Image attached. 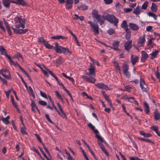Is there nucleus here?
<instances>
[{
    "instance_id": "24",
    "label": "nucleus",
    "mask_w": 160,
    "mask_h": 160,
    "mask_svg": "<svg viewBox=\"0 0 160 160\" xmlns=\"http://www.w3.org/2000/svg\"><path fill=\"white\" fill-rule=\"evenodd\" d=\"M45 70H42V71L44 74L47 77H49V74L48 72L50 74V72H52L50 70L47 68L46 67L44 66Z\"/></svg>"
},
{
    "instance_id": "39",
    "label": "nucleus",
    "mask_w": 160,
    "mask_h": 160,
    "mask_svg": "<svg viewBox=\"0 0 160 160\" xmlns=\"http://www.w3.org/2000/svg\"><path fill=\"white\" fill-rule=\"evenodd\" d=\"M154 119L158 120L160 118V113L159 112H155L154 113Z\"/></svg>"
},
{
    "instance_id": "55",
    "label": "nucleus",
    "mask_w": 160,
    "mask_h": 160,
    "mask_svg": "<svg viewBox=\"0 0 160 160\" xmlns=\"http://www.w3.org/2000/svg\"><path fill=\"white\" fill-rule=\"evenodd\" d=\"M124 74L128 78H130V72L128 71L123 72Z\"/></svg>"
},
{
    "instance_id": "59",
    "label": "nucleus",
    "mask_w": 160,
    "mask_h": 160,
    "mask_svg": "<svg viewBox=\"0 0 160 160\" xmlns=\"http://www.w3.org/2000/svg\"><path fill=\"white\" fill-rule=\"evenodd\" d=\"M0 28L4 32H5L6 31L5 28L3 26V22L1 21H0Z\"/></svg>"
},
{
    "instance_id": "6",
    "label": "nucleus",
    "mask_w": 160,
    "mask_h": 160,
    "mask_svg": "<svg viewBox=\"0 0 160 160\" xmlns=\"http://www.w3.org/2000/svg\"><path fill=\"white\" fill-rule=\"evenodd\" d=\"M0 73L6 78L10 79H11V75L8 70L7 69H2L0 70Z\"/></svg>"
},
{
    "instance_id": "17",
    "label": "nucleus",
    "mask_w": 160,
    "mask_h": 160,
    "mask_svg": "<svg viewBox=\"0 0 160 160\" xmlns=\"http://www.w3.org/2000/svg\"><path fill=\"white\" fill-rule=\"evenodd\" d=\"M92 14L93 16V18L96 19H98L99 17H101V16L98 14V11L96 9H93L92 11Z\"/></svg>"
},
{
    "instance_id": "54",
    "label": "nucleus",
    "mask_w": 160,
    "mask_h": 160,
    "mask_svg": "<svg viewBox=\"0 0 160 160\" xmlns=\"http://www.w3.org/2000/svg\"><path fill=\"white\" fill-rule=\"evenodd\" d=\"M101 17H99V19H96L98 22L99 23L100 25H101L103 24L104 22V20L100 18Z\"/></svg>"
},
{
    "instance_id": "23",
    "label": "nucleus",
    "mask_w": 160,
    "mask_h": 160,
    "mask_svg": "<svg viewBox=\"0 0 160 160\" xmlns=\"http://www.w3.org/2000/svg\"><path fill=\"white\" fill-rule=\"evenodd\" d=\"M121 26L122 28L126 31H128V24L126 20H124L122 21V23L121 24Z\"/></svg>"
},
{
    "instance_id": "41",
    "label": "nucleus",
    "mask_w": 160,
    "mask_h": 160,
    "mask_svg": "<svg viewBox=\"0 0 160 160\" xmlns=\"http://www.w3.org/2000/svg\"><path fill=\"white\" fill-rule=\"evenodd\" d=\"M0 52H1L2 54H4L6 56V55H7L5 49L1 46H0Z\"/></svg>"
},
{
    "instance_id": "62",
    "label": "nucleus",
    "mask_w": 160,
    "mask_h": 160,
    "mask_svg": "<svg viewBox=\"0 0 160 160\" xmlns=\"http://www.w3.org/2000/svg\"><path fill=\"white\" fill-rule=\"evenodd\" d=\"M42 145L43 146V149L45 150V151L47 153V154L48 155H49L50 154V153H49V151L48 149V148L45 146V145L44 144V143H42Z\"/></svg>"
},
{
    "instance_id": "31",
    "label": "nucleus",
    "mask_w": 160,
    "mask_h": 160,
    "mask_svg": "<svg viewBox=\"0 0 160 160\" xmlns=\"http://www.w3.org/2000/svg\"><path fill=\"white\" fill-rule=\"evenodd\" d=\"M62 74L64 77L71 81L73 84H74V80L72 78L67 76L64 73H62Z\"/></svg>"
},
{
    "instance_id": "26",
    "label": "nucleus",
    "mask_w": 160,
    "mask_h": 160,
    "mask_svg": "<svg viewBox=\"0 0 160 160\" xmlns=\"http://www.w3.org/2000/svg\"><path fill=\"white\" fill-rule=\"evenodd\" d=\"M2 3L4 6L7 8H8L10 6V0H2Z\"/></svg>"
},
{
    "instance_id": "50",
    "label": "nucleus",
    "mask_w": 160,
    "mask_h": 160,
    "mask_svg": "<svg viewBox=\"0 0 160 160\" xmlns=\"http://www.w3.org/2000/svg\"><path fill=\"white\" fill-rule=\"evenodd\" d=\"M142 90L145 92H147V86L146 84L140 86Z\"/></svg>"
},
{
    "instance_id": "12",
    "label": "nucleus",
    "mask_w": 160,
    "mask_h": 160,
    "mask_svg": "<svg viewBox=\"0 0 160 160\" xmlns=\"http://www.w3.org/2000/svg\"><path fill=\"white\" fill-rule=\"evenodd\" d=\"M129 26L130 28L133 31H137L139 29V27L137 24L132 23H130L129 24Z\"/></svg>"
},
{
    "instance_id": "28",
    "label": "nucleus",
    "mask_w": 160,
    "mask_h": 160,
    "mask_svg": "<svg viewBox=\"0 0 160 160\" xmlns=\"http://www.w3.org/2000/svg\"><path fill=\"white\" fill-rule=\"evenodd\" d=\"M77 8L80 10H86L88 9V7L84 4H81L78 5Z\"/></svg>"
},
{
    "instance_id": "14",
    "label": "nucleus",
    "mask_w": 160,
    "mask_h": 160,
    "mask_svg": "<svg viewBox=\"0 0 160 160\" xmlns=\"http://www.w3.org/2000/svg\"><path fill=\"white\" fill-rule=\"evenodd\" d=\"M143 11L140 6L138 5L136 8L134 10L133 13L136 15L140 14Z\"/></svg>"
},
{
    "instance_id": "29",
    "label": "nucleus",
    "mask_w": 160,
    "mask_h": 160,
    "mask_svg": "<svg viewBox=\"0 0 160 160\" xmlns=\"http://www.w3.org/2000/svg\"><path fill=\"white\" fill-rule=\"evenodd\" d=\"M151 9L153 12H156L158 10V6L155 3H152Z\"/></svg>"
},
{
    "instance_id": "16",
    "label": "nucleus",
    "mask_w": 160,
    "mask_h": 160,
    "mask_svg": "<svg viewBox=\"0 0 160 160\" xmlns=\"http://www.w3.org/2000/svg\"><path fill=\"white\" fill-rule=\"evenodd\" d=\"M138 56L132 55L131 58V61L132 64L134 65L135 63L138 62Z\"/></svg>"
},
{
    "instance_id": "27",
    "label": "nucleus",
    "mask_w": 160,
    "mask_h": 160,
    "mask_svg": "<svg viewBox=\"0 0 160 160\" xmlns=\"http://www.w3.org/2000/svg\"><path fill=\"white\" fill-rule=\"evenodd\" d=\"M29 95L32 96L34 98H35V95L33 92V90L31 86H29L28 89H27Z\"/></svg>"
},
{
    "instance_id": "32",
    "label": "nucleus",
    "mask_w": 160,
    "mask_h": 160,
    "mask_svg": "<svg viewBox=\"0 0 160 160\" xmlns=\"http://www.w3.org/2000/svg\"><path fill=\"white\" fill-rule=\"evenodd\" d=\"M122 68L123 72L128 71L129 69L128 66L126 62L123 63Z\"/></svg>"
},
{
    "instance_id": "1",
    "label": "nucleus",
    "mask_w": 160,
    "mask_h": 160,
    "mask_svg": "<svg viewBox=\"0 0 160 160\" xmlns=\"http://www.w3.org/2000/svg\"><path fill=\"white\" fill-rule=\"evenodd\" d=\"M25 19L19 17H16L14 19L15 27L16 28L12 27L14 32L16 34H24L28 30L23 29L25 28Z\"/></svg>"
},
{
    "instance_id": "18",
    "label": "nucleus",
    "mask_w": 160,
    "mask_h": 160,
    "mask_svg": "<svg viewBox=\"0 0 160 160\" xmlns=\"http://www.w3.org/2000/svg\"><path fill=\"white\" fill-rule=\"evenodd\" d=\"M95 85L97 86L98 88L101 89L108 90V87L104 84L99 83L97 84H96Z\"/></svg>"
},
{
    "instance_id": "2",
    "label": "nucleus",
    "mask_w": 160,
    "mask_h": 160,
    "mask_svg": "<svg viewBox=\"0 0 160 160\" xmlns=\"http://www.w3.org/2000/svg\"><path fill=\"white\" fill-rule=\"evenodd\" d=\"M102 17L104 19L106 20L111 23L114 24L115 26H118L119 20L114 15L105 12L103 13Z\"/></svg>"
},
{
    "instance_id": "42",
    "label": "nucleus",
    "mask_w": 160,
    "mask_h": 160,
    "mask_svg": "<svg viewBox=\"0 0 160 160\" xmlns=\"http://www.w3.org/2000/svg\"><path fill=\"white\" fill-rule=\"evenodd\" d=\"M23 127L21 128V133L23 134H26L27 132L26 131V127L24 124H23Z\"/></svg>"
},
{
    "instance_id": "22",
    "label": "nucleus",
    "mask_w": 160,
    "mask_h": 160,
    "mask_svg": "<svg viewBox=\"0 0 160 160\" xmlns=\"http://www.w3.org/2000/svg\"><path fill=\"white\" fill-rule=\"evenodd\" d=\"M159 52V51L158 50H155L153 51L150 54L151 56V59L152 60L155 58L157 56Z\"/></svg>"
},
{
    "instance_id": "46",
    "label": "nucleus",
    "mask_w": 160,
    "mask_h": 160,
    "mask_svg": "<svg viewBox=\"0 0 160 160\" xmlns=\"http://www.w3.org/2000/svg\"><path fill=\"white\" fill-rule=\"evenodd\" d=\"M55 92L56 94V95L57 97L58 98H59V99H60L62 102H64L60 94H59V93H58V92L57 91H55Z\"/></svg>"
},
{
    "instance_id": "48",
    "label": "nucleus",
    "mask_w": 160,
    "mask_h": 160,
    "mask_svg": "<svg viewBox=\"0 0 160 160\" xmlns=\"http://www.w3.org/2000/svg\"><path fill=\"white\" fill-rule=\"evenodd\" d=\"M106 100L107 101L109 105L112 108H113L112 105L111 100L109 99L108 97H107L105 98Z\"/></svg>"
},
{
    "instance_id": "9",
    "label": "nucleus",
    "mask_w": 160,
    "mask_h": 160,
    "mask_svg": "<svg viewBox=\"0 0 160 160\" xmlns=\"http://www.w3.org/2000/svg\"><path fill=\"white\" fill-rule=\"evenodd\" d=\"M31 105L32 107V111L34 112H36V109L37 110L39 114H40V112L37 106L36 105L35 102L34 100L32 101L31 103Z\"/></svg>"
},
{
    "instance_id": "11",
    "label": "nucleus",
    "mask_w": 160,
    "mask_h": 160,
    "mask_svg": "<svg viewBox=\"0 0 160 160\" xmlns=\"http://www.w3.org/2000/svg\"><path fill=\"white\" fill-rule=\"evenodd\" d=\"M132 40H128L124 44V46L125 49L128 52L132 47Z\"/></svg>"
},
{
    "instance_id": "38",
    "label": "nucleus",
    "mask_w": 160,
    "mask_h": 160,
    "mask_svg": "<svg viewBox=\"0 0 160 160\" xmlns=\"http://www.w3.org/2000/svg\"><path fill=\"white\" fill-rule=\"evenodd\" d=\"M17 4L25 5H26V3L24 0H17Z\"/></svg>"
},
{
    "instance_id": "25",
    "label": "nucleus",
    "mask_w": 160,
    "mask_h": 160,
    "mask_svg": "<svg viewBox=\"0 0 160 160\" xmlns=\"http://www.w3.org/2000/svg\"><path fill=\"white\" fill-rule=\"evenodd\" d=\"M144 111L147 114H148L150 112L149 106L146 102H144Z\"/></svg>"
},
{
    "instance_id": "57",
    "label": "nucleus",
    "mask_w": 160,
    "mask_h": 160,
    "mask_svg": "<svg viewBox=\"0 0 160 160\" xmlns=\"http://www.w3.org/2000/svg\"><path fill=\"white\" fill-rule=\"evenodd\" d=\"M108 32L109 35H112L114 33V30L112 28L109 29L108 31Z\"/></svg>"
},
{
    "instance_id": "33",
    "label": "nucleus",
    "mask_w": 160,
    "mask_h": 160,
    "mask_svg": "<svg viewBox=\"0 0 160 160\" xmlns=\"http://www.w3.org/2000/svg\"><path fill=\"white\" fill-rule=\"evenodd\" d=\"M148 14L149 17H152L155 20H157V15L152 12H149L148 13Z\"/></svg>"
},
{
    "instance_id": "15",
    "label": "nucleus",
    "mask_w": 160,
    "mask_h": 160,
    "mask_svg": "<svg viewBox=\"0 0 160 160\" xmlns=\"http://www.w3.org/2000/svg\"><path fill=\"white\" fill-rule=\"evenodd\" d=\"M146 40L145 38V35L143 34V36L139 38L138 42V45L141 46L145 42Z\"/></svg>"
},
{
    "instance_id": "44",
    "label": "nucleus",
    "mask_w": 160,
    "mask_h": 160,
    "mask_svg": "<svg viewBox=\"0 0 160 160\" xmlns=\"http://www.w3.org/2000/svg\"><path fill=\"white\" fill-rule=\"evenodd\" d=\"M138 139L141 141H144L149 143H152V142L149 139H145L142 138L138 137Z\"/></svg>"
},
{
    "instance_id": "52",
    "label": "nucleus",
    "mask_w": 160,
    "mask_h": 160,
    "mask_svg": "<svg viewBox=\"0 0 160 160\" xmlns=\"http://www.w3.org/2000/svg\"><path fill=\"white\" fill-rule=\"evenodd\" d=\"M38 102L39 104L43 106H45L47 105V102L43 101L40 100Z\"/></svg>"
},
{
    "instance_id": "34",
    "label": "nucleus",
    "mask_w": 160,
    "mask_h": 160,
    "mask_svg": "<svg viewBox=\"0 0 160 160\" xmlns=\"http://www.w3.org/2000/svg\"><path fill=\"white\" fill-rule=\"evenodd\" d=\"M113 63L117 71L120 72H121V68L118 62H113Z\"/></svg>"
},
{
    "instance_id": "30",
    "label": "nucleus",
    "mask_w": 160,
    "mask_h": 160,
    "mask_svg": "<svg viewBox=\"0 0 160 160\" xmlns=\"http://www.w3.org/2000/svg\"><path fill=\"white\" fill-rule=\"evenodd\" d=\"M58 113L62 118H65L66 119H67V115L64 112L62 109L60 110V112L59 111V112H58Z\"/></svg>"
},
{
    "instance_id": "35",
    "label": "nucleus",
    "mask_w": 160,
    "mask_h": 160,
    "mask_svg": "<svg viewBox=\"0 0 160 160\" xmlns=\"http://www.w3.org/2000/svg\"><path fill=\"white\" fill-rule=\"evenodd\" d=\"M140 134L145 137H150L152 136V134L150 133H146L142 131H139Z\"/></svg>"
},
{
    "instance_id": "51",
    "label": "nucleus",
    "mask_w": 160,
    "mask_h": 160,
    "mask_svg": "<svg viewBox=\"0 0 160 160\" xmlns=\"http://www.w3.org/2000/svg\"><path fill=\"white\" fill-rule=\"evenodd\" d=\"M98 142L99 146L100 147L101 149L102 150L103 152L106 150L105 148L103 145L101 143L99 142L98 141Z\"/></svg>"
},
{
    "instance_id": "4",
    "label": "nucleus",
    "mask_w": 160,
    "mask_h": 160,
    "mask_svg": "<svg viewBox=\"0 0 160 160\" xmlns=\"http://www.w3.org/2000/svg\"><path fill=\"white\" fill-rule=\"evenodd\" d=\"M88 126L91 129L93 130V132L96 134V137L101 142H103V141L102 138L99 135L98 131L95 129V127L91 123H88Z\"/></svg>"
},
{
    "instance_id": "56",
    "label": "nucleus",
    "mask_w": 160,
    "mask_h": 160,
    "mask_svg": "<svg viewBox=\"0 0 160 160\" xmlns=\"http://www.w3.org/2000/svg\"><path fill=\"white\" fill-rule=\"evenodd\" d=\"M40 95H41V96L42 97L46 99L47 98V95L45 93L42 92L41 91H40Z\"/></svg>"
},
{
    "instance_id": "20",
    "label": "nucleus",
    "mask_w": 160,
    "mask_h": 160,
    "mask_svg": "<svg viewBox=\"0 0 160 160\" xmlns=\"http://www.w3.org/2000/svg\"><path fill=\"white\" fill-rule=\"evenodd\" d=\"M62 53L65 54L71 55L72 54V52L68 48L63 47Z\"/></svg>"
},
{
    "instance_id": "43",
    "label": "nucleus",
    "mask_w": 160,
    "mask_h": 160,
    "mask_svg": "<svg viewBox=\"0 0 160 160\" xmlns=\"http://www.w3.org/2000/svg\"><path fill=\"white\" fill-rule=\"evenodd\" d=\"M63 58L61 57H59V58L56 60V62L58 65L60 64L63 62Z\"/></svg>"
},
{
    "instance_id": "19",
    "label": "nucleus",
    "mask_w": 160,
    "mask_h": 160,
    "mask_svg": "<svg viewBox=\"0 0 160 160\" xmlns=\"http://www.w3.org/2000/svg\"><path fill=\"white\" fill-rule=\"evenodd\" d=\"M6 57L8 58V60H9L10 64L11 65H13L16 67H18V65H19L17 62H14V61L12 60L10 57L8 55H6Z\"/></svg>"
},
{
    "instance_id": "13",
    "label": "nucleus",
    "mask_w": 160,
    "mask_h": 160,
    "mask_svg": "<svg viewBox=\"0 0 160 160\" xmlns=\"http://www.w3.org/2000/svg\"><path fill=\"white\" fill-rule=\"evenodd\" d=\"M65 7L67 9H71L72 7L73 1L72 0H66Z\"/></svg>"
},
{
    "instance_id": "8",
    "label": "nucleus",
    "mask_w": 160,
    "mask_h": 160,
    "mask_svg": "<svg viewBox=\"0 0 160 160\" xmlns=\"http://www.w3.org/2000/svg\"><path fill=\"white\" fill-rule=\"evenodd\" d=\"M55 45L53 49H55L56 52L57 53H62L63 47L58 45L57 42L55 43Z\"/></svg>"
},
{
    "instance_id": "60",
    "label": "nucleus",
    "mask_w": 160,
    "mask_h": 160,
    "mask_svg": "<svg viewBox=\"0 0 160 160\" xmlns=\"http://www.w3.org/2000/svg\"><path fill=\"white\" fill-rule=\"evenodd\" d=\"M50 74L57 81V82H59V81L57 77L52 72H50Z\"/></svg>"
},
{
    "instance_id": "37",
    "label": "nucleus",
    "mask_w": 160,
    "mask_h": 160,
    "mask_svg": "<svg viewBox=\"0 0 160 160\" xmlns=\"http://www.w3.org/2000/svg\"><path fill=\"white\" fill-rule=\"evenodd\" d=\"M150 128L152 130H153L157 134L159 132L158 130V128L157 126H152Z\"/></svg>"
},
{
    "instance_id": "21",
    "label": "nucleus",
    "mask_w": 160,
    "mask_h": 160,
    "mask_svg": "<svg viewBox=\"0 0 160 160\" xmlns=\"http://www.w3.org/2000/svg\"><path fill=\"white\" fill-rule=\"evenodd\" d=\"M120 42L118 41H115L113 42V47H111L110 46V48L114 50H119L118 49V47L119 45Z\"/></svg>"
},
{
    "instance_id": "10",
    "label": "nucleus",
    "mask_w": 160,
    "mask_h": 160,
    "mask_svg": "<svg viewBox=\"0 0 160 160\" xmlns=\"http://www.w3.org/2000/svg\"><path fill=\"white\" fill-rule=\"evenodd\" d=\"M148 57V55L147 52L144 51H142L141 52V61L142 62H144Z\"/></svg>"
},
{
    "instance_id": "61",
    "label": "nucleus",
    "mask_w": 160,
    "mask_h": 160,
    "mask_svg": "<svg viewBox=\"0 0 160 160\" xmlns=\"http://www.w3.org/2000/svg\"><path fill=\"white\" fill-rule=\"evenodd\" d=\"M140 86H142L144 84H146L144 80L143 79L141 78H140Z\"/></svg>"
},
{
    "instance_id": "40",
    "label": "nucleus",
    "mask_w": 160,
    "mask_h": 160,
    "mask_svg": "<svg viewBox=\"0 0 160 160\" xmlns=\"http://www.w3.org/2000/svg\"><path fill=\"white\" fill-rule=\"evenodd\" d=\"M148 1H146L144 2L142 6L141 9L146 10L148 7Z\"/></svg>"
},
{
    "instance_id": "58",
    "label": "nucleus",
    "mask_w": 160,
    "mask_h": 160,
    "mask_svg": "<svg viewBox=\"0 0 160 160\" xmlns=\"http://www.w3.org/2000/svg\"><path fill=\"white\" fill-rule=\"evenodd\" d=\"M132 9L130 8H125L123 9L125 13H128L130 12Z\"/></svg>"
},
{
    "instance_id": "7",
    "label": "nucleus",
    "mask_w": 160,
    "mask_h": 160,
    "mask_svg": "<svg viewBox=\"0 0 160 160\" xmlns=\"http://www.w3.org/2000/svg\"><path fill=\"white\" fill-rule=\"evenodd\" d=\"M82 77L84 80L91 83H94L96 81V79L93 77H88L87 76L85 75L82 76Z\"/></svg>"
},
{
    "instance_id": "49",
    "label": "nucleus",
    "mask_w": 160,
    "mask_h": 160,
    "mask_svg": "<svg viewBox=\"0 0 160 160\" xmlns=\"http://www.w3.org/2000/svg\"><path fill=\"white\" fill-rule=\"evenodd\" d=\"M1 120L2 121L3 123L6 125H7L9 123L8 120L7 119L5 118H2Z\"/></svg>"
},
{
    "instance_id": "47",
    "label": "nucleus",
    "mask_w": 160,
    "mask_h": 160,
    "mask_svg": "<svg viewBox=\"0 0 160 160\" xmlns=\"http://www.w3.org/2000/svg\"><path fill=\"white\" fill-rule=\"evenodd\" d=\"M125 35V37L127 40H129L131 37V33L130 31L128 32L127 31Z\"/></svg>"
},
{
    "instance_id": "36",
    "label": "nucleus",
    "mask_w": 160,
    "mask_h": 160,
    "mask_svg": "<svg viewBox=\"0 0 160 160\" xmlns=\"http://www.w3.org/2000/svg\"><path fill=\"white\" fill-rule=\"evenodd\" d=\"M44 45L45 47L48 49H54V47L52 45H51L47 41H46Z\"/></svg>"
},
{
    "instance_id": "53",
    "label": "nucleus",
    "mask_w": 160,
    "mask_h": 160,
    "mask_svg": "<svg viewBox=\"0 0 160 160\" xmlns=\"http://www.w3.org/2000/svg\"><path fill=\"white\" fill-rule=\"evenodd\" d=\"M146 30L148 32H152L153 31L152 27L150 26H148L146 27Z\"/></svg>"
},
{
    "instance_id": "5",
    "label": "nucleus",
    "mask_w": 160,
    "mask_h": 160,
    "mask_svg": "<svg viewBox=\"0 0 160 160\" xmlns=\"http://www.w3.org/2000/svg\"><path fill=\"white\" fill-rule=\"evenodd\" d=\"M85 73L88 76H96L95 68L92 64H90V68L86 70Z\"/></svg>"
},
{
    "instance_id": "3",
    "label": "nucleus",
    "mask_w": 160,
    "mask_h": 160,
    "mask_svg": "<svg viewBox=\"0 0 160 160\" xmlns=\"http://www.w3.org/2000/svg\"><path fill=\"white\" fill-rule=\"evenodd\" d=\"M88 23L90 24L92 29V31L95 35L98 34L99 33V26L98 24H95L92 22L88 21Z\"/></svg>"
},
{
    "instance_id": "64",
    "label": "nucleus",
    "mask_w": 160,
    "mask_h": 160,
    "mask_svg": "<svg viewBox=\"0 0 160 160\" xmlns=\"http://www.w3.org/2000/svg\"><path fill=\"white\" fill-rule=\"evenodd\" d=\"M45 117L46 118L47 120L51 123H52V121L51 120L49 117V116L47 114H45Z\"/></svg>"
},
{
    "instance_id": "63",
    "label": "nucleus",
    "mask_w": 160,
    "mask_h": 160,
    "mask_svg": "<svg viewBox=\"0 0 160 160\" xmlns=\"http://www.w3.org/2000/svg\"><path fill=\"white\" fill-rule=\"evenodd\" d=\"M35 136L37 138V139L38 140L40 143H41L42 144V143H43L42 142V141L41 140L40 137L37 133L35 134Z\"/></svg>"
},
{
    "instance_id": "45",
    "label": "nucleus",
    "mask_w": 160,
    "mask_h": 160,
    "mask_svg": "<svg viewBox=\"0 0 160 160\" xmlns=\"http://www.w3.org/2000/svg\"><path fill=\"white\" fill-rule=\"evenodd\" d=\"M38 39L40 43H43L44 44L46 42V41L42 37H38Z\"/></svg>"
}]
</instances>
